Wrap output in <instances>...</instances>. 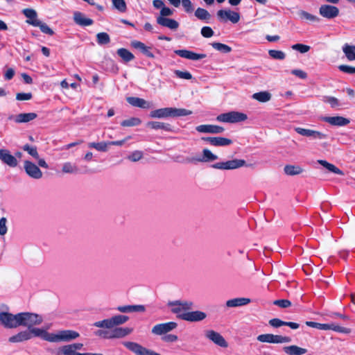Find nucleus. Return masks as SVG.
Wrapping results in <instances>:
<instances>
[{
  "mask_svg": "<svg viewBox=\"0 0 355 355\" xmlns=\"http://www.w3.org/2000/svg\"><path fill=\"white\" fill-rule=\"evenodd\" d=\"M156 21L159 25L166 27L172 31H176L180 26L176 20L167 17H157Z\"/></svg>",
  "mask_w": 355,
  "mask_h": 355,
  "instance_id": "22",
  "label": "nucleus"
},
{
  "mask_svg": "<svg viewBox=\"0 0 355 355\" xmlns=\"http://www.w3.org/2000/svg\"><path fill=\"white\" fill-rule=\"evenodd\" d=\"M205 338L215 344L223 348H227L228 347V343L225 338L219 333L213 329H207L205 331Z\"/></svg>",
  "mask_w": 355,
  "mask_h": 355,
  "instance_id": "11",
  "label": "nucleus"
},
{
  "mask_svg": "<svg viewBox=\"0 0 355 355\" xmlns=\"http://www.w3.org/2000/svg\"><path fill=\"white\" fill-rule=\"evenodd\" d=\"M216 15L217 17L220 21L230 20L232 23L236 24L240 20L239 13L230 9L219 10Z\"/></svg>",
  "mask_w": 355,
  "mask_h": 355,
  "instance_id": "14",
  "label": "nucleus"
},
{
  "mask_svg": "<svg viewBox=\"0 0 355 355\" xmlns=\"http://www.w3.org/2000/svg\"><path fill=\"white\" fill-rule=\"evenodd\" d=\"M0 160L10 167H16L18 164L17 158L7 149H0Z\"/></svg>",
  "mask_w": 355,
  "mask_h": 355,
  "instance_id": "16",
  "label": "nucleus"
},
{
  "mask_svg": "<svg viewBox=\"0 0 355 355\" xmlns=\"http://www.w3.org/2000/svg\"><path fill=\"white\" fill-rule=\"evenodd\" d=\"M321 16L327 19H333L339 14V10L337 7L331 5H322L319 9Z\"/></svg>",
  "mask_w": 355,
  "mask_h": 355,
  "instance_id": "20",
  "label": "nucleus"
},
{
  "mask_svg": "<svg viewBox=\"0 0 355 355\" xmlns=\"http://www.w3.org/2000/svg\"><path fill=\"white\" fill-rule=\"evenodd\" d=\"M24 167L28 176L34 179H40L42 177V172L34 163L26 160L24 162Z\"/></svg>",
  "mask_w": 355,
  "mask_h": 355,
  "instance_id": "15",
  "label": "nucleus"
},
{
  "mask_svg": "<svg viewBox=\"0 0 355 355\" xmlns=\"http://www.w3.org/2000/svg\"><path fill=\"white\" fill-rule=\"evenodd\" d=\"M269 55L275 60H282L286 58L284 52L278 50H269Z\"/></svg>",
  "mask_w": 355,
  "mask_h": 355,
  "instance_id": "50",
  "label": "nucleus"
},
{
  "mask_svg": "<svg viewBox=\"0 0 355 355\" xmlns=\"http://www.w3.org/2000/svg\"><path fill=\"white\" fill-rule=\"evenodd\" d=\"M327 139V135L320 132L312 130V140H323Z\"/></svg>",
  "mask_w": 355,
  "mask_h": 355,
  "instance_id": "63",
  "label": "nucleus"
},
{
  "mask_svg": "<svg viewBox=\"0 0 355 355\" xmlns=\"http://www.w3.org/2000/svg\"><path fill=\"white\" fill-rule=\"evenodd\" d=\"M330 329L336 332H340L345 334L351 333V329L349 328L343 327L334 323H330Z\"/></svg>",
  "mask_w": 355,
  "mask_h": 355,
  "instance_id": "51",
  "label": "nucleus"
},
{
  "mask_svg": "<svg viewBox=\"0 0 355 355\" xmlns=\"http://www.w3.org/2000/svg\"><path fill=\"white\" fill-rule=\"evenodd\" d=\"M22 12L28 18L26 22L33 26L35 22H39L40 21L37 19V12L33 9L26 8L22 10Z\"/></svg>",
  "mask_w": 355,
  "mask_h": 355,
  "instance_id": "33",
  "label": "nucleus"
},
{
  "mask_svg": "<svg viewBox=\"0 0 355 355\" xmlns=\"http://www.w3.org/2000/svg\"><path fill=\"white\" fill-rule=\"evenodd\" d=\"M109 146L108 141H102V142H91L88 144V147L94 148L98 151L106 152L107 150V147Z\"/></svg>",
  "mask_w": 355,
  "mask_h": 355,
  "instance_id": "42",
  "label": "nucleus"
},
{
  "mask_svg": "<svg viewBox=\"0 0 355 355\" xmlns=\"http://www.w3.org/2000/svg\"><path fill=\"white\" fill-rule=\"evenodd\" d=\"M178 324L175 322H168L165 323H160L155 325L152 328V334L157 336H162L168 334V332L175 329Z\"/></svg>",
  "mask_w": 355,
  "mask_h": 355,
  "instance_id": "13",
  "label": "nucleus"
},
{
  "mask_svg": "<svg viewBox=\"0 0 355 355\" xmlns=\"http://www.w3.org/2000/svg\"><path fill=\"white\" fill-rule=\"evenodd\" d=\"M211 45L214 49L224 53H230L232 51V48L230 46L220 42H213Z\"/></svg>",
  "mask_w": 355,
  "mask_h": 355,
  "instance_id": "44",
  "label": "nucleus"
},
{
  "mask_svg": "<svg viewBox=\"0 0 355 355\" xmlns=\"http://www.w3.org/2000/svg\"><path fill=\"white\" fill-rule=\"evenodd\" d=\"M31 93H18L16 95V99L17 101H28L31 99Z\"/></svg>",
  "mask_w": 355,
  "mask_h": 355,
  "instance_id": "64",
  "label": "nucleus"
},
{
  "mask_svg": "<svg viewBox=\"0 0 355 355\" xmlns=\"http://www.w3.org/2000/svg\"><path fill=\"white\" fill-rule=\"evenodd\" d=\"M131 46L133 48L139 50L144 54H145L146 56H148L149 58H153L154 57L153 54L150 51V48L148 47L147 46H146L145 44H144L141 42H139V41H137V40L132 41L131 42Z\"/></svg>",
  "mask_w": 355,
  "mask_h": 355,
  "instance_id": "30",
  "label": "nucleus"
},
{
  "mask_svg": "<svg viewBox=\"0 0 355 355\" xmlns=\"http://www.w3.org/2000/svg\"><path fill=\"white\" fill-rule=\"evenodd\" d=\"M19 327H26L30 329L33 326L39 325L43 322L42 317L37 313L30 312L19 313Z\"/></svg>",
  "mask_w": 355,
  "mask_h": 355,
  "instance_id": "4",
  "label": "nucleus"
},
{
  "mask_svg": "<svg viewBox=\"0 0 355 355\" xmlns=\"http://www.w3.org/2000/svg\"><path fill=\"white\" fill-rule=\"evenodd\" d=\"M126 100L129 104L134 107L144 109H148L150 107V103L143 98L138 97H128Z\"/></svg>",
  "mask_w": 355,
  "mask_h": 355,
  "instance_id": "27",
  "label": "nucleus"
},
{
  "mask_svg": "<svg viewBox=\"0 0 355 355\" xmlns=\"http://www.w3.org/2000/svg\"><path fill=\"white\" fill-rule=\"evenodd\" d=\"M73 20L76 24L81 26H91L94 23L92 19L87 18L84 14L78 11L73 12Z\"/></svg>",
  "mask_w": 355,
  "mask_h": 355,
  "instance_id": "25",
  "label": "nucleus"
},
{
  "mask_svg": "<svg viewBox=\"0 0 355 355\" xmlns=\"http://www.w3.org/2000/svg\"><path fill=\"white\" fill-rule=\"evenodd\" d=\"M174 53L181 58L190 60H199L207 57V55L205 53H196L187 49L175 50Z\"/></svg>",
  "mask_w": 355,
  "mask_h": 355,
  "instance_id": "17",
  "label": "nucleus"
},
{
  "mask_svg": "<svg viewBox=\"0 0 355 355\" xmlns=\"http://www.w3.org/2000/svg\"><path fill=\"white\" fill-rule=\"evenodd\" d=\"M123 345L137 355H160L151 349L142 347L134 342H124Z\"/></svg>",
  "mask_w": 355,
  "mask_h": 355,
  "instance_id": "12",
  "label": "nucleus"
},
{
  "mask_svg": "<svg viewBox=\"0 0 355 355\" xmlns=\"http://www.w3.org/2000/svg\"><path fill=\"white\" fill-rule=\"evenodd\" d=\"M247 119L248 116L245 114L236 111H232L227 113L220 114L216 117V120L218 121L230 123L244 121Z\"/></svg>",
  "mask_w": 355,
  "mask_h": 355,
  "instance_id": "6",
  "label": "nucleus"
},
{
  "mask_svg": "<svg viewBox=\"0 0 355 355\" xmlns=\"http://www.w3.org/2000/svg\"><path fill=\"white\" fill-rule=\"evenodd\" d=\"M79 333L73 330H60L52 333L51 343L70 342L78 338Z\"/></svg>",
  "mask_w": 355,
  "mask_h": 355,
  "instance_id": "7",
  "label": "nucleus"
},
{
  "mask_svg": "<svg viewBox=\"0 0 355 355\" xmlns=\"http://www.w3.org/2000/svg\"><path fill=\"white\" fill-rule=\"evenodd\" d=\"M246 166L247 164L244 159H234L225 162H217L212 166L219 170H234Z\"/></svg>",
  "mask_w": 355,
  "mask_h": 355,
  "instance_id": "8",
  "label": "nucleus"
},
{
  "mask_svg": "<svg viewBox=\"0 0 355 355\" xmlns=\"http://www.w3.org/2000/svg\"><path fill=\"white\" fill-rule=\"evenodd\" d=\"M274 304L282 308H287L291 305V302L288 300H278L274 302Z\"/></svg>",
  "mask_w": 355,
  "mask_h": 355,
  "instance_id": "61",
  "label": "nucleus"
},
{
  "mask_svg": "<svg viewBox=\"0 0 355 355\" xmlns=\"http://www.w3.org/2000/svg\"><path fill=\"white\" fill-rule=\"evenodd\" d=\"M292 49L299 51L301 53H304L310 50V46L302 44H295L291 46Z\"/></svg>",
  "mask_w": 355,
  "mask_h": 355,
  "instance_id": "54",
  "label": "nucleus"
},
{
  "mask_svg": "<svg viewBox=\"0 0 355 355\" xmlns=\"http://www.w3.org/2000/svg\"><path fill=\"white\" fill-rule=\"evenodd\" d=\"M232 144V141L230 139L214 137L212 146H226Z\"/></svg>",
  "mask_w": 355,
  "mask_h": 355,
  "instance_id": "43",
  "label": "nucleus"
},
{
  "mask_svg": "<svg viewBox=\"0 0 355 355\" xmlns=\"http://www.w3.org/2000/svg\"><path fill=\"white\" fill-rule=\"evenodd\" d=\"M96 39L98 44L101 45L108 44L110 41L109 35L104 32L98 33Z\"/></svg>",
  "mask_w": 355,
  "mask_h": 355,
  "instance_id": "48",
  "label": "nucleus"
},
{
  "mask_svg": "<svg viewBox=\"0 0 355 355\" xmlns=\"http://www.w3.org/2000/svg\"><path fill=\"white\" fill-rule=\"evenodd\" d=\"M146 125L148 128H150L155 129V130L162 129V130H165L166 131L171 130V128L169 124L159 122V121H150V122L147 123Z\"/></svg>",
  "mask_w": 355,
  "mask_h": 355,
  "instance_id": "37",
  "label": "nucleus"
},
{
  "mask_svg": "<svg viewBox=\"0 0 355 355\" xmlns=\"http://www.w3.org/2000/svg\"><path fill=\"white\" fill-rule=\"evenodd\" d=\"M117 54L125 62H130L135 58L134 55L126 49L121 48L117 50Z\"/></svg>",
  "mask_w": 355,
  "mask_h": 355,
  "instance_id": "41",
  "label": "nucleus"
},
{
  "mask_svg": "<svg viewBox=\"0 0 355 355\" xmlns=\"http://www.w3.org/2000/svg\"><path fill=\"white\" fill-rule=\"evenodd\" d=\"M284 173L288 175H296L303 172V169L298 165H286L284 168Z\"/></svg>",
  "mask_w": 355,
  "mask_h": 355,
  "instance_id": "36",
  "label": "nucleus"
},
{
  "mask_svg": "<svg viewBox=\"0 0 355 355\" xmlns=\"http://www.w3.org/2000/svg\"><path fill=\"white\" fill-rule=\"evenodd\" d=\"M34 26L40 27L41 31L45 34H48L52 35L53 34V30L46 24L40 21L39 22H35L34 24Z\"/></svg>",
  "mask_w": 355,
  "mask_h": 355,
  "instance_id": "49",
  "label": "nucleus"
},
{
  "mask_svg": "<svg viewBox=\"0 0 355 355\" xmlns=\"http://www.w3.org/2000/svg\"><path fill=\"white\" fill-rule=\"evenodd\" d=\"M143 152L140 150H135L130 155H128V159L131 162H137L140 160L143 157Z\"/></svg>",
  "mask_w": 355,
  "mask_h": 355,
  "instance_id": "53",
  "label": "nucleus"
},
{
  "mask_svg": "<svg viewBox=\"0 0 355 355\" xmlns=\"http://www.w3.org/2000/svg\"><path fill=\"white\" fill-rule=\"evenodd\" d=\"M115 9L121 12H125L127 10L126 3L124 0H112Z\"/></svg>",
  "mask_w": 355,
  "mask_h": 355,
  "instance_id": "46",
  "label": "nucleus"
},
{
  "mask_svg": "<svg viewBox=\"0 0 355 355\" xmlns=\"http://www.w3.org/2000/svg\"><path fill=\"white\" fill-rule=\"evenodd\" d=\"M218 157L214 154L210 150L205 148L202 150V155L193 159L194 161L199 162H210L217 160Z\"/></svg>",
  "mask_w": 355,
  "mask_h": 355,
  "instance_id": "26",
  "label": "nucleus"
},
{
  "mask_svg": "<svg viewBox=\"0 0 355 355\" xmlns=\"http://www.w3.org/2000/svg\"><path fill=\"white\" fill-rule=\"evenodd\" d=\"M8 220L6 218L2 217L0 218V236H4L8 232L7 226Z\"/></svg>",
  "mask_w": 355,
  "mask_h": 355,
  "instance_id": "56",
  "label": "nucleus"
},
{
  "mask_svg": "<svg viewBox=\"0 0 355 355\" xmlns=\"http://www.w3.org/2000/svg\"><path fill=\"white\" fill-rule=\"evenodd\" d=\"M291 73L300 79H306L308 77V74L301 69H293Z\"/></svg>",
  "mask_w": 355,
  "mask_h": 355,
  "instance_id": "62",
  "label": "nucleus"
},
{
  "mask_svg": "<svg viewBox=\"0 0 355 355\" xmlns=\"http://www.w3.org/2000/svg\"><path fill=\"white\" fill-rule=\"evenodd\" d=\"M338 69L342 72L353 74L355 73V67H352L349 65L342 64L338 67Z\"/></svg>",
  "mask_w": 355,
  "mask_h": 355,
  "instance_id": "59",
  "label": "nucleus"
},
{
  "mask_svg": "<svg viewBox=\"0 0 355 355\" xmlns=\"http://www.w3.org/2000/svg\"><path fill=\"white\" fill-rule=\"evenodd\" d=\"M114 326H119L125 323L128 320L129 317L124 315H116L112 317Z\"/></svg>",
  "mask_w": 355,
  "mask_h": 355,
  "instance_id": "47",
  "label": "nucleus"
},
{
  "mask_svg": "<svg viewBox=\"0 0 355 355\" xmlns=\"http://www.w3.org/2000/svg\"><path fill=\"white\" fill-rule=\"evenodd\" d=\"M257 340L261 343H288L291 341V338L288 336H283L281 335H274L272 334H264L259 335L257 338Z\"/></svg>",
  "mask_w": 355,
  "mask_h": 355,
  "instance_id": "10",
  "label": "nucleus"
},
{
  "mask_svg": "<svg viewBox=\"0 0 355 355\" xmlns=\"http://www.w3.org/2000/svg\"><path fill=\"white\" fill-rule=\"evenodd\" d=\"M174 73L177 77L181 79L191 80L192 78L191 73L187 71H182L180 70H175Z\"/></svg>",
  "mask_w": 355,
  "mask_h": 355,
  "instance_id": "55",
  "label": "nucleus"
},
{
  "mask_svg": "<svg viewBox=\"0 0 355 355\" xmlns=\"http://www.w3.org/2000/svg\"><path fill=\"white\" fill-rule=\"evenodd\" d=\"M93 326L98 328H105L109 330H98L96 335L106 339L121 338L132 332V329L129 327H114L112 317L103 320L95 322Z\"/></svg>",
  "mask_w": 355,
  "mask_h": 355,
  "instance_id": "1",
  "label": "nucleus"
},
{
  "mask_svg": "<svg viewBox=\"0 0 355 355\" xmlns=\"http://www.w3.org/2000/svg\"><path fill=\"white\" fill-rule=\"evenodd\" d=\"M83 344L80 343H72L62 345L58 347L55 351V355H103L100 353H80Z\"/></svg>",
  "mask_w": 355,
  "mask_h": 355,
  "instance_id": "5",
  "label": "nucleus"
},
{
  "mask_svg": "<svg viewBox=\"0 0 355 355\" xmlns=\"http://www.w3.org/2000/svg\"><path fill=\"white\" fill-rule=\"evenodd\" d=\"M321 120L334 126H345L350 123V120L341 116H322Z\"/></svg>",
  "mask_w": 355,
  "mask_h": 355,
  "instance_id": "18",
  "label": "nucleus"
},
{
  "mask_svg": "<svg viewBox=\"0 0 355 355\" xmlns=\"http://www.w3.org/2000/svg\"><path fill=\"white\" fill-rule=\"evenodd\" d=\"M37 116V115L35 112L21 113L17 115H11L8 117V119L16 123H22L30 122L35 119Z\"/></svg>",
  "mask_w": 355,
  "mask_h": 355,
  "instance_id": "19",
  "label": "nucleus"
},
{
  "mask_svg": "<svg viewBox=\"0 0 355 355\" xmlns=\"http://www.w3.org/2000/svg\"><path fill=\"white\" fill-rule=\"evenodd\" d=\"M173 14V11L168 7L164 6L162 9L160 10L159 15L157 17H166L168 16H171Z\"/></svg>",
  "mask_w": 355,
  "mask_h": 355,
  "instance_id": "60",
  "label": "nucleus"
},
{
  "mask_svg": "<svg viewBox=\"0 0 355 355\" xmlns=\"http://www.w3.org/2000/svg\"><path fill=\"white\" fill-rule=\"evenodd\" d=\"M201 35L206 38L211 37L214 35V31L209 26H203L201 28Z\"/></svg>",
  "mask_w": 355,
  "mask_h": 355,
  "instance_id": "58",
  "label": "nucleus"
},
{
  "mask_svg": "<svg viewBox=\"0 0 355 355\" xmlns=\"http://www.w3.org/2000/svg\"><path fill=\"white\" fill-rule=\"evenodd\" d=\"M23 149L26 151L29 155L33 156L35 159L39 158V154L37 150V148L35 146H31L28 144L23 146Z\"/></svg>",
  "mask_w": 355,
  "mask_h": 355,
  "instance_id": "52",
  "label": "nucleus"
},
{
  "mask_svg": "<svg viewBox=\"0 0 355 355\" xmlns=\"http://www.w3.org/2000/svg\"><path fill=\"white\" fill-rule=\"evenodd\" d=\"M167 306L170 311L175 314L178 318L184 320L188 311L193 308L194 304L189 300H178L169 301L167 303Z\"/></svg>",
  "mask_w": 355,
  "mask_h": 355,
  "instance_id": "2",
  "label": "nucleus"
},
{
  "mask_svg": "<svg viewBox=\"0 0 355 355\" xmlns=\"http://www.w3.org/2000/svg\"><path fill=\"white\" fill-rule=\"evenodd\" d=\"M141 121L140 119L137 117H131L128 119L123 120L121 125L123 127H132V126H137L141 124Z\"/></svg>",
  "mask_w": 355,
  "mask_h": 355,
  "instance_id": "45",
  "label": "nucleus"
},
{
  "mask_svg": "<svg viewBox=\"0 0 355 355\" xmlns=\"http://www.w3.org/2000/svg\"><path fill=\"white\" fill-rule=\"evenodd\" d=\"M31 338L33 336L39 337L42 339L51 343L52 333L48 332L46 329L42 328L32 327L29 329Z\"/></svg>",
  "mask_w": 355,
  "mask_h": 355,
  "instance_id": "23",
  "label": "nucleus"
},
{
  "mask_svg": "<svg viewBox=\"0 0 355 355\" xmlns=\"http://www.w3.org/2000/svg\"><path fill=\"white\" fill-rule=\"evenodd\" d=\"M62 171L64 173L75 174L78 173L79 169L76 164L67 162L62 164Z\"/></svg>",
  "mask_w": 355,
  "mask_h": 355,
  "instance_id": "40",
  "label": "nucleus"
},
{
  "mask_svg": "<svg viewBox=\"0 0 355 355\" xmlns=\"http://www.w3.org/2000/svg\"><path fill=\"white\" fill-rule=\"evenodd\" d=\"M343 51L349 61L355 60V46L345 44L342 48Z\"/></svg>",
  "mask_w": 355,
  "mask_h": 355,
  "instance_id": "35",
  "label": "nucleus"
},
{
  "mask_svg": "<svg viewBox=\"0 0 355 355\" xmlns=\"http://www.w3.org/2000/svg\"><path fill=\"white\" fill-rule=\"evenodd\" d=\"M19 313L0 312V324L6 328L15 329L19 327Z\"/></svg>",
  "mask_w": 355,
  "mask_h": 355,
  "instance_id": "9",
  "label": "nucleus"
},
{
  "mask_svg": "<svg viewBox=\"0 0 355 355\" xmlns=\"http://www.w3.org/2000/svg\"><path fill=\"white\" fill-rule=\"evenodd\" d=\"M250 302L249 298L239 297L229 300L226 302V306L227 307H237L246 305Z\"/></svg>",
  "mask_w": 355,
  "mask_h": 355,
  "instance_id": "34",
  "label": "nucleus"
},
{
  "mask_svg": "<svg viewBox=\"0 0 355 355\" xmlns=\"http://www.w3.org/2000/svg\"><path fill=\"white\" fill-rule=\"evenodd\" d=\"M182 7L187 13H191L193 11V3L190 0H182Z\"/></svg>",
  "mask_w": 355,
  "mask_h": 355,
  "instance_id": "57",
  "label": "nucleus"
},
{
  "mask_svg": "<svg viewBox=\"0 0 355 355\" xmlns=\"http://www.w3.org/2000/svg\"><path fill=\"white\" fill-rule=\"evenodd\" d=\"M121 313L144 312L146 308L144 305H125L119 306L116 309Z\"/></svg>",
  "mask_w": 355,
  "mask_h": 355,
  "instance_id": "28",
  "label": "nucleus"
},
{
  "mask_svg": "<svg viewBox=\"0 0 355 355\" xmlns=\"http://www.w3.org/2000/svg\"><path fill=\"white\" fill-rule=\"evenodd\" d=\"M191 114V111L184 108L164 107L153 110L150 113V116L151 118L162 119L167 117L187 116Z\"/></svg>",
  "mask_w": 355,
  "mask_h": 355,
  "instance_id": "3",
  "label": "nucleus"
},
{
  "mask_svg": "<svg viewBox=\"0 0 355 355\" xmlns=\"http://www.w3.org/2000/svg\"><path fill=\"white\" fill-rule=\"evenodd\" d=\"M196 129L199 132L211 134H219L224 131L223 127L216 125H200Z\"/></svg>",
  "mask_w": 355,
  "mask_h": 355,
  "instance_id": "24",
  "label": "nucleus"
},
{
  "mask_svg": "<svg viewBox=\"0 0 355 355\" xmlns=\"http://www.w3.org/2000/svg\"><path fill=\"white\" fill-rule=\"evenodd\" d=\"M252 97L253 99H254L257 101H259L261 103H266L270 100L271 94L267 91H263V92L254 93Z\"/></svg>",
  "mask_w": 355,
  "mask_h": 355,
  "instance_id": "39",
  "label": "nucleus"
},
{
  "mask_svg": "<svg viewBox=\"0 0 355 355\" xmlns=\"http://www.w3.org/2000/svg\"><path fill=\"white\" fill-rule=\"evenodd\" d=\"M207 317V315L204 311L199 310L189 311L184 320L189 322H198L205 320Z\"/></svg>",
  "mask_w": 355,
  "mask_h": 355,
  "instance_id": "21",
  "label": "nucleus"
},
{
  "mask_svg": "<svg viewBox=\"0 0 355 355\" xmlns=\"http://www.w3.org/2000/svg\"><path fill=\"white\" fill-rule=\"evenodd\" d=\"M30 339H31V336L29 330H25L10 337L8 340L10 343H20Z\"/></svg>",
  "mask_w": 355,
  "mask_h": 355,
  "instance_id": "29",
  "label": "nucleus"
},
{
  "mask_svg": "<svg viewBox=\"0 0 355 355\" xmlns=\"http://www.w3.org/2000/svg\"><path fill=\"white\" fill-rule=\"evenodd\" d=\"M318 162L319 164H320L322 166H323L324 168H326L330 172H332L334 173L340 175H344L343 172L341 170H340L338 167H336L335 165H334L332 164L327 162L325 160L320 159V160H318Z\"/></svg>",
  "mask_w": 355,
  "mask_h": 355,
  "instance_id": "38",
  "label": "nucleus"
},
{
  "mask_svg": "<svg viewBox=\"0 0 355 355\" xmlns=\"http://www.w3.org/2000/svg\"><path fill=\"white\" fill-rule=\"evenodd\" d=\"M194 15L198 19L205 23H209L211 19V14L202 8H198L194 12Z\"/></svg>",
  "mask_w": 355,
  "mask_h": 355,
  "instance_id": "32",
  "label": "nucleus"
},
{
  "mask_svg": "<svg viewBox=\"0 0 355 355\" xmlns=\"http://www.w3.org/2000/svg\"><path fill=\"white\" fill-rule=\"evenodd\" d=\"M283 351L288 355H302L307 352V349L297 345L285 346Z\"/></svg>",
  "mask_w": 355,
  "mask_h": 355,
  "instance_id": "31",
  "label": "nucleus"
}]
</instances>
